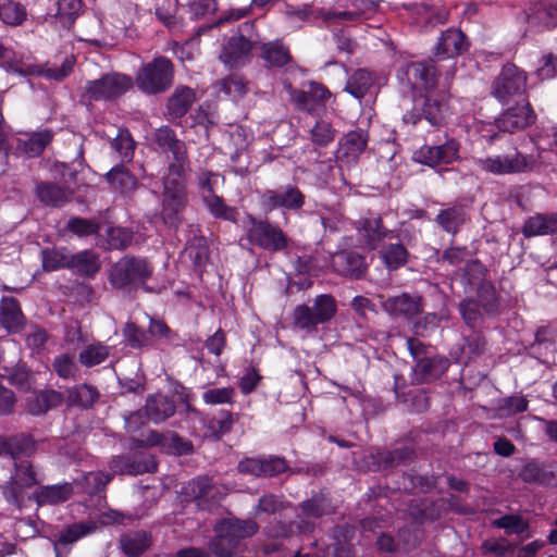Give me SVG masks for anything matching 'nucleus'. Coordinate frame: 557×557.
Instances as JSON below:
<instances>
[{"label":"nucleus","mask_w":557,"mask_h":557,"mask_svg":"<svg viewBox=\"0 0 557 557\" xmlns=\"http://www.w3.org/2000/svg\"><path fill=\"white\" fill-rule=\"evenodd\" d=\"M455 75V66L451 65L444 76L433 62H411L400 73V78L406 79L413 90L424 92L422 114L407 112L403 120L407 124L416 125L422 117L430 125L443 126L453 114L449 106V89Z\"/></svg>","instance_id":"f257e3e1"},{"label":"nucleus","mask_w":557,"mask_h":557,"mask_svg":"<svg viewBox=\"0 0 557 557\" xmlns=\"http://www.w3.org/2000/svg\"><path fill=\"white\" fill-rule=\"evenodd\" d=\"M156 143L160 148L170 151L173 162L170 163L168 175L164 180L162 198V219L165 224L175 225L180 214L186 205L185 173L188 168L185 144L175 137L174 132L164 126L154 133Z\"/></svg>","instance_id":"f03ea898"},{"label":"nucleus","mask_w":557,"mask_h":557,"mask_svg":"<svg viewBox=\"0 0 557 557\" xmlns=\"http://www.w3.org/2000/svg\"><path fill=\"white\" fill-rule=\"evenodd\" d=\"M26 445L25 437H0V456L5 455L16 460L17 454L21 453ZM14 466L15 473L4 486L3 494L9 502L20 506L23 502L24 490L39 483L42 480V475L26 460L18 463L14 461Z\"/></svg>","instance_id":"7ed1b4c3"},{"label":"nucleus","mask_w":557,"mask_h":557,"mask_svg":"<svg viewBox=\"0 0 557 557\" xmlns=\"http://www.w3.org/2000/svg\"><path fill=\"white\" fill-rule=\"evenodd\" d=\"M173 77L172 62L165 57H157L140 67L135 83L143 92L156 95L170 88Z\"/></svg>","instance_id":"20e7f679"},{"label":"nucleus","mask_w":557,"mask_h":557,"mask_svg":"<svg viewBox=\"0 0 557 557\" xmlns=\"http://www.w3.org/2000/svg\"><path fill=\"white\" fill-rule=\"evenodd\" d=\"M216 539L210 542V550L219 556H226L242 539L253 535L258 527L251 521L238 519H223L214 528Z\"/></svg>","instance_id":"39448f33"},{"label":"nucleus","mask_w":557,"mask_h":557,"mask_svg":"<svg viewBox=\"0 0 557 557\" xmlns=\"http://www.w3.org/2000/svg\"><path fill=\"white\" fill-rule=\"evenodd\" d=\"M337 311L336 300L331 295H319L313 306L301 305L294 311L295 325L307 332L315 330L317 325L330 321Z\"/></svg>","instance_id":"423d86ee"},{"label":"nucleus","mask_w":557,"mask_h":557,"mask_svg":"<svg viewBox=\"0 0 557 557\" xmlns=\"http://www.w3.org/2000/svg\"><path fill=\"white\" fill-rule=\"evenodd\" d=\"M474 163L483 172L493 175H506L532 170L536 165V160L532 156L515 152L513 154H496L476 158Z\"/></svg>","instance_id":"0eeeda50"},{"label":"nucleus","mask_w":557,"mask_h":557,"mask_svg":"<svg viewBox=\"0 0 557 557\" xmlns=\"http://www.w3.org/2000/svg\"><path fill=\"white\" fill-rule=\"evenodd\" d=\"M151 272V267L145 259L124 257L112 265L110 282L116 288L139 285L146 282Z\"/></svg>","instance_id":"6e6552de"},{"label":"nucleus","mask_w":557,"mask_h":557,"mask_svg":"<svg viewBox=\"0 0 557 557\" xmlns=\"http://www.w3.org/2000/svg\"><path fill=\"white\" fill-rule=\"evenodd\" d=\"M53 134L49 129L33 133H18L16 136L4 137L0 132V150H14V153L28 157L39 156L51 143Z\"/></svg>","instance_id":"1a4fd4ad"},{"label":"nucleus","mask_w":557,"mask_h":557,"mask_svg":"<svg viewBox=\"0 0 557 557\" xmlns=\"http://www.w3.org/2000/svg\"><path fill=\"white\" fill-rule=\"evenodd\" d=\"M407 346L417 361L414 371L421 374V381L434 379L444 373L448 368V360L434 356L431 351L425 350L424 345L414 338L407 339Z\"/></svg>","instance_id":"9d476101"},{"label":"nucleus","mask_w":557,"mask_h":557,"mask_svg":"<svg viewBox=\"0 0 557 557\" xmlns=\"http://www.w3.org/2000/svg\"><path fill=\"white\" fill-rule=\"evenodd\" d=\"M133 86V79L124 74H108L88 82L86 94L92 100H109L120 97Z\"/></svg>","instance_id":"9b49d317"},{"label":"nucleus","mask_w":557,"mask_h":557,"mask_svg":"<svg viewBox=\"0 0 557 557\" xmlns=\"http://www.w3.org/2000/svg\"><path fill=\"white\" fill-rule=\"evenodd\" d=\"M527 75L515 64H506L492 85V95L505 101L515 95L524 92Z\"/></svg>","instance_id":"f8f14e48"},{"label":"nucleus","mask_w":557,"mask_h":557,"mask_svg":"<svg viewBox=\"0 0 557 557\" xmlns=\"http://www.w3.org/2000/svg\"><path fill=\"white\" fill-rule=\"evenodd\" d=\"M460 145L455 139H448L440 146H423L412 154L414 162L435 168L450 164L458 159Z\"/></svg>","instance_id":"ddd939ff"},{"label":"nucleus","mask_w":557,"mask_h":557,"mask_svg":"<svg viewBox=\"0 0 557 557\" xmlns=\"http://www.w3.org/2000/svg\"><path fill=\"white\" fill-rule=\"evenodd\" d=\"M250 221L251 226L247 232L250 243L271 251L281 250L286 246V237L278 227L252 218Z\"/></svg>","instance_id":"4468645a"},{"label":"nucleus","mask_w":557,"mask_h":557,"mask_svg":"<svg viewBox=\"0 0 557 557\" xmlns=\"http://www.w3.org/2000/svg\"><path fill=\"white\" fill-rule=\"evenodd\" d=\"M535 121L529 101L522 99L516 106L508 108L497 120L496 126L499 131L515 133L521 131Z\"/></svg>","instance_id":"2eb2a0df"},{"label":"nucleus","mask_w":557,"mask_h":557,"mask_svg":"<svg viewBox=\"0 0 557 557\" xmlns=\"http://www.w3.org/2000/svg\"><path fill=\"white\" fill-rule=\"evenodd\" d=\"M252 42L243 34H233L222 46L220 60L230 67L239 66L249 60Z\"/></svg>","instance_id":"dca6fc26"},{"label":"nucleus","mask_w":557,"mask_h":557,"mask_svg":"<svg viewBox=\"0 0 557 557\" xmlns=\"http://www.w3.org/2000/svg\"><path fill=\"white\" fill-rule=\"evenodd\" d=\"M528 23L553 27L557 25V0H530L524 9Z\"/></svg>","instance_id":"f3484780"},{"label":"nucleus","mask_w":557,"mask_h":557,"mask_svg":"<svg viewBox=\"0 0 557 557\" xmlns=\"http://www.w3.org/2000/svg\"><path fill=\"white\" fill-rule=\"evenodd\" d=\"M381 304L384 311L389 315L408 320L417 315L422 309L421 298L406 293L383 299Z\"/></svg>","instance_id":"a211bd4d"},{"label":"nucleus","mask_w":557,"mask_h":557,"mask_svg":"<svg viewBox=\"0 0 557 557\" xmlns=\"http://www.w3.org/2000/svg\"><path fill=\"white\" fill-rule=\"evenodd\" d=\"M262 207L271 211L276 208L299 209L304 205V196L297 188H287L283 193L265 191L261 197Z\"/></svg>","instance_id":"6ab92c4d"},{"label":"nucleus","mask_w":557,"mask_h":557,"mask_svg":"<svg viewBox=\"0 0 557 557\" xmlns=\"http://www.w3.org/2000/svg\"><path fill=\"white\" fill-rule=\"evenodd\" d=\"M286 88L290 94L292 100L309 112L315 110L314 104H322L331 97L330 91L317 83L310 84L308 91L292 89L290 85L286 86Z\"/></svg>","instance_id":"aec40b11"},{"label":"nucleus","mask_w":557,"mask_h":557,"mask_svg":"<svg viewBox=\"0 0 557 557\" xmlns=\"http://www.w3.org/2000/svg\"><path fill=\"white\" fill-rule=\"evenodd\" d=\"M74 66V60L72 58H66L61 67H41L40 65L30 63V62H20L16 63L13 70L21 75H42L50 79L60 81L67 76Z\"/></svg>","instance_id":"412c9836"},{"label":"nucleus","mask_w":557,"mask_h":557,"mask_svg":"<svg viewBox=\"0 0 557 557\" xmlns=\"http://www.w3.org/2000/svg\"><path fill=\"white\" fill-rule=\"evenodd\" d=\"M467 49L465 35L457 29H447L440 38L434 54L438 59L455 58Z\"/></svg>","instance_id":"4be33fe9"},{"label":"nucleus","mask_w":557,"mask_h":557,"mask_svg":"<svg viewBox=\"0 0 557 557\" xmlns=\"http://www.w3.org/2000/svg\"><path fill=\"white\" fill-rule=\"evenodd\" d=\"M183 494L186 498L199 500L198 505L202 502H218L222 493L214 486L208 478H198L188 482L184 488Z\"/></svg>","instance_id":"5701e85b"},{"label":"nucleus","mask_w":557,"mask_h":557,"mask_svg":"<svg viewBox=\"0 0 557 557\" xmlns=\"http://www.w3.org/2000/svg\"><path fill=\"white\" fill-rule=\"evenodd\" d=\"M332 265L339 274L354 277L360 276L366 268L363 257L352 251H339L333 255Z\"/></svg>","instance_id":"b1692460"},{"label":"nucleus","mask_w":557,"mask_h":557,"mask_svg":"<svg viewBox=\"0 0 557 557\" xmlns=\"http://www.w3.org/2000/svg\"><path fill=\"white\" fill-rule=\"evenodd\" d=\"M24 322L18 302L11 297H5L0 302V324L9 333H17Z\"/></svg>","instance_id":"393cba45"},{"label":"nucleus","mask_w":557,"mask_h":557,"mask_svg":"<svg viewBox=\"0 0 557 557\" xmlns=\"http://www.w3.org/2000/svg\"><path fill=\"white\" fill-rule=\"evenodd\" d=\"M525 237L557 233V214H536L530 216L523 224Z\"/></svg>","instance_id":"a878e982"},{"label":"nucleus","mask_w":557,"mask_h":557,"mask_svg":"<svg viewBox=\"0 0 557 557\" xmlns=\"http://www.w3.org/2000/svg\"><path fill=\"white\" fill-rule=\"evenodd\" d=\"M145 410L149 420L160 423L174 414L175 406L168 397L156 394L148 397Z\"/></svg>","instance_id":"bb28decb"},{"label":"nucleus","mask_w":557,"mask_h":557,"mask_svg":"<svg viewBox=\"0 0 557 557\" xmlns=\"http://www.w3.org/2000/svg\"><path fill=\"white\" fill-rule=\"evenodd\" d=\"M368 137L363 131L358 129L349 132L341 141V157L346 158L348 162L357 160L366 149Z\"/></svg>","instance_id":"cd10ccee"},{"label":"nucleus","mask_w":557,"mask_h":557,"mask_svg":"<svg viewBox=\"0 0 557 557\" xmlns=\"http://www.w3.org/2000/svg\"><path fill=\"white\" fill-rule=\"evenodd\" d=\"M61 400L62 395L55 391L34 392L27 397L26 407L29 413L38 416L57 407Z\"/></svg>","instance_id":"c85d7f7f"},{"label":"nucleus","mask_w":557,"mask_h":557,"mask_svg":"<svg viewBox=\"0 0 557 557\" xmlns=\"http://www.w3.org/2000/svg\"><path fill=\"white\" fill-rule=\"evenodd\" d=\"M72 486L69 483L41 486L36 490L34 497L38 505H55L69 499Z\"/></svg>","instance_id":"c756f323"},{"label":"nucleus","mask_w":557,"mask_h":557,"mask_svg":"<svg viewBox=\"0 0 557 557\" xmlns=\"http://www.w3.org/2000/svg\"><path fill=\"white\" fill-rule=\"evenodd\" d=\"M157 468V465L153 460V458L149 457L146 458L145 461L136 462L131 461L128 458L125 457H115L110 462V469L112 471V474H139L144 472H152Z\"/></svg>","instance_id":"7c9ffc66"},{"label":"nucleus","mask_w":557,"mask_h":557,"mask_svg":"<svg viewBox=\"0 0 557 557\" xmlns=\"http://www.w3.org/2000/svg\"><path fill=\"white\" fill-rule=\"evenodd\" d=\"M359 233L367 239L371 249L377 248L385 239L392 240L395 237L392 231H385L382 227L380 218L364 220Z\"/></svg>","instance_id":"2f4dec72"},{"label":"nucleus","mask_w":557,"mask_h":557,"mask_svg":"<svg viewBox=\"0 0 557 557\" xmlns=\"http://www.w3.org/2000/svg\"><path fill=\"white\" fill-rule=\"evenodd\" d=\"M195 99V91L191 88L178 87L169 100L168 109L170 115L173 117L183 116Z\"/></svg>","instance_id":"473e14b6"},{"label":"nucleus","mask_w":557,"mask_h":557,"mask_svg":"<svg viewBox=\"0 0 557 557\" xmlns=\"http://www.w3.org/2000/svg\"><path fill=\"white\" fill-rule=\"evenodd\" d=\"M150 543L149 534L144 531L129 532L121 537V547L129 557L143 554L150 546Z\"/></svg>","instance_id":"72a5a7b5"},{"label":"nucleus","mask_w":557,"mask_h":557,"mask_svg":"<svg viewBox=\"0 0 557 557\" xmlns=\"http://www.w3.org/2000/svg\"><path fill=\"white\" fill-rule=\"evenodd\" d=\"M98 391L87 384L76 385L66 391V401L71 406L90 407L98 399Z\"/></svg>","instance_id":"f704fd0d"},{"label":"nucleus","mask_w":557,"mask_h":557,"mask_svg":"<svg viewBox=\"0 0 557 557\" xmlns=\"http://www.w3.org/2000/svg\"><path fill=\"white\" fill-rule=\"evenodd\" d=\"M373 85L372 74L363 69L355 71L348 78L345 90L357 99H361Z\"/></svg>","instance_id":"c9c22d12"},{"label":"nucleus","mask_w":557,"mask_h":557,"mask_svg":"<svg viewBox=\"0 0 557 557\" xmlns=\"http://www.w3.org/2000/svg\"><path fill=\"white\" fill-rule=\"evenodd\" d=\"M202 201L214 218L232 222L236 221L238 215L236 208L227 206L223 198L216 194L206 195Z\"/></svg>","instance_id":"e433bc0d"},{"label":"nucleus","mask_w":557,"mask_h":557,"mask_svg":"<svg viewBox=\"0 0 557 557\" xmlns=\"http://www.w3.org/2000/svg\"><path fill=\"white\" fill-rule=\"evenodd\" d=\"M96 529L97 524L95 521H85L67 525L60 532L58 542L64 545L73 544L78 540L94 533Z\"/></svg>","instance_id":"4c0bfd02"},{"label":"nucleus","mask_w":557,"mask_h":557,"mask_svg":"<svg viewBox=\"0 0 557 557\" xmlns=\"http://www.w3.org/2000/svg\"><path fill=\"white\" fill-rule=\"evenodd\" d=\"M520 478L527 483L548 485L554 480L553 471L536 462H528L520 471Z\"/></svg>","instance_id":"58836bf2"},{"label":"nucleus","mask_w":557,"mask_h":557,"mask_svg":"<svg viewBox=\"0 0 557 557\" xmlns=\"http://www.w3.org/2000/svg\"><path fill=\"white\" fill-rule=\"evenodd\" d=\"M261 58L272 66H283L290 59L287 48L278 40L264 44Z\"/></svg>","instance_id":"ea45409f"},{"label":"nucleus","mask_w":557,"mask_h":557,"mask_svg":"<svg viewBox=\"0 0 557 557\" xmlns=\"http://www.w3.org/2000/svg\"><path fill=\"white\" fill-rule=\"evenodd\" d=\"M466 220L462 207L457 206L441 211L436 218L437 223L448 233H456Z\"/></svg>","instance_id":"a19ab883"},{"label":"nucleus","mask_w":557,"mask_h":557,"mask_svg":"<svg viewBox=\"0 0 557 557\" xmlns=\"http://www.w3.org/2000/svg\"><path fill=\"white\" fill-rule=\"evenodd\" d=\"M108 181L114 189L128 193L136 188L137 178L124 166H116L107 174Z\"/></svg>","instance_id":"79ce46f5"},{"label":"nucleus","mask_w":557,"mask_h":557,"mask_svg":"<svg viewBox=\"0 0 557 557\" xmlns=\"http://www.w3.org/2000/svg\"><path fill=\"white\" fill-rule=\"evenodd\" d=\"M70 268L77 270L82 274L92 275L99 270L100 263L96 253L85 250L71 255Z\"/></svg>","instance_id":"37998d69"},{"label":"nucleus","mask_w":557,"mask_h":557,"mask_svg":"<svg viewBox=\"0 0 557 557\" xmlns=\"http://www.w3.org/2000/svg\"><path fill=\"white\" fill-rule=\"evenodd\" d=\"M0 18L8 25H20L26 18V10L13 0H0Z\"/></svg>","instance_id":"c03bdc74"},{"label":"nucleus","mask_w":557,"mask_h":557,"mask_svg":"<svg viewBox=\"0 0 557 557\" xmlns=\"http://www.w3.org/2000/svg\"><path fill=\"white\" fill-rule=\"evenodd\" d=\"M39 200L49 206H62L69 199V194L59 186L40 184L37 187Z\"/></svg>","instance_id":"a18cd8bd"},{"label":"nucleus","mask_w":557,"mask_h":557,"mask_svg":"<svg viewBox=\"0 0 557 557\" xmlns=\"http://www.w3.org/2000/svg\"><path fill=\"white\" fill-rule=\"evenodd\" d=\"M71 255L65 249H46L42 251V267L46 271H57L69 267Z\"/></svg>","instance_id":"49530a36"},{"label":"nucleus","mask_w":557,"mask_h":557,"mask_svg":"<svg viewBox=\"0 0 557 557\" xmlns=\"http://www.w3.org/2000/svg\"><path fill=\"white\" fill-rule=\"evenodd\" d=\"M83 12L82 0H58L57 16L63 25H71Z\"/></svg>","instance_id":"de8ad7c7"},{"label":"nucleus","mask_w":557,"mask_h":557,"mask_svg":"<svg viewBox=\"0 0 557 557\" xmlns=\"http://www.w3.org/2000/svg\"><path fill=\"white\" fill-rule=\"evenodd\" d=\"M381 258L388 269H398L406 262L407 250L398 243H389L381 251Z\"/></svg>","instance_id":"09e8293b"},{"label":"nucleus","mask_w":557,"mask_h":557,"mask_svg":"<svg viewBox=\"0 0 557 557\" xmlns=\"http://www.w3.org/2000/svg\"><path fill=\"white\" fill-rule=\"evenodd\" d=\"M109 356V350L101 344H92L85 347L79 354V361L86 367H94L103 362Z\"/></svg>","instance_id":"8fccbe9b"},{"label":"nucleus","mask_w":557,"mask_h":557,"mask_svg":"<svg viewBox=\"0 0 557 557\" xmlns=\"http://www.w3.org/2000/svg\"><path fill=\"white\" fill-rule=\"evenodd\" d=\"M493 525L504 529L509 535L523 534L528 531V523L518 515H506L493 521Z\"/></svg>","instance_id":"3c124183"},{"label":"nucleus","mask_w":557,"mask_h":557,"mask_svg":"<svg viewBox=\"0 0 557 557\" xmlns=\"http://www.w3.org/2000/svg\"><path fill=\"white\" fill-rule=\"evenodd\" d=\"M220 180H224L219 173L202 170L198 174V188L201 199L206 195L215 194V188L219 185Z\"/></svg>","instance_id":"603ef678"},{"label":"nucleus","mask_w":557,"mask_h":557,"mask_svg":"<svg viewBox=\"0 0 557 557\" xmlns=\"http://www.w3.org/2000/svg\"><path fill=\"white\" fill-rule=\"evenodd\" d=\"M112 479V474L103 472H89L83 478V488L88 494H94L104 487Z\"/></svg>","instance_id":"864d4df0"},{"label":"nucleus","mask_w":557,"mask_h":557,"mask_svg":"<svg viewBox=\"0 0 557 557\" xmlns=\"http://www.w3.org/2000/svg\"><path fill=\"white\" fill-rule=\"evenodd\" d=\"M221 89L233 99H238L246 94L247 86L243 77L231 75L221 82Z\"/></svg>","instance_id":"5fc2aeb1"},{"label":"nucleus","mask_w":557,"mask_h":557,"mask_svg":"<svg viewBox=\"0 0 557 557\" xmlns=\"http://www.w3.org/2000/svg\"><path fill=\"white\" fill-rule=\"evenodd\" d=\"M112 147L121 154L123 160H131L135 143L127 131H119V134L111 143Z\"/></svg>","instance_id":"6e6d98bb"},{"label":"nucleus","mask_w":557,"mask_h":557,"mask_svg":"<svg viewBox=\"0 0 557 557\" xmlns=\"http://www.w3.org/2000/svg\"><path fill=\"white\" fill-rule=\"evenodd\" d=\"M235 391L232 387L212 388L203 393V401L208 405H222L233 401Z\"/></svg>","instance_id":"4d7b16f0"},{"label":"nucleus","mask_w":557,"mask_h":557,"mask_svg":"<svg viewBox=\"0 0 557 557\" xmlns=\"http://www.w3.org/2000/svg\"><path fill=\"white\" fill-rule=\"evenodd\" d=\"M484 554H493L497 557H505L512 554L513 547L505 539H490L482 543Z\"/></svg>","instance_id":"13d9d810"},{"label":"nucleus","mask_w":557,"mask_h":557,"mask_svg":"<svg viewBox=\"0 0 557 557\" xmlns=\"http://www.w3.org/2000/svg\"><path fill=\"white\" fill-rule=\"evenodd\" d=\"M311 139L315 145L325 147L334 140V131L327 122H317L311 131Z\"/></svg>","instance_id":"bf43d9fd"},{"label":"nucleus","mask_w":557,"mask_h":557,"mask_svg":"<svg viewBox=\"0 0 557 557\" xmlns=\"http://www.w3.org/2000/svg\"><path fill=\"white\" fill-rule=\"evenodd\" d=\"M124 335L129 346L132 347H143L148 345L149 336L148 334L139 330L135 324L128 323L124 329Z\"/></svg>","instance_id":"052dcab7"},{"label":"nucleus","mask_w":557,"mask_h":557,"mask_svg":"<svg viewBox=\"0 0 557 557\" xmlns=\"http://www.w3.org/2000/svg\"><path fill=\"white\" fill-rule=\"evenodd\" d=\"M67 228L78 236H87L98 232V224L90 220L74 218L67 222Z\"/></svg>","instance_id":"680f3d73"},{"label":"nucleus","mask_w":557,"mask_h":557,"mask_svg":"<svg viewBox=\"0 0 557 557\" xmlns=\"http://www.w3.org/2000/svg\"><path fill=\"white\" fill-rule=\"evenodd\" d=\"M326 500L322 496L313 497L301 505L302 512L308 518H318L327 512Z\"/></svg>","instance_id":"e2e57ef3"},{"label":"nucleus","mask_w":557,"mask_h":557,"mask_svg":"<svg viewBox=\"0 0 557 557\" xmlns=\"http://www.w3.org/2000/svg\"><path fill=\"white\" fill-rule=\"evenodd\" d=\"M54 370L59 376L67 379L73 377L76 372V366L73 356L62 355L54 360Z\"/></svg>","instance_id":"0e129e2a"},{"label":"nucleus","mask_w":557,"mask_h":557,"mask_svg":"<svg viewBox=\"0 0 557 557\" xmlns=\"http://www.w3.org/2000/svg\"><path fill=\"white\" fill-rule=\"evenodd\" d=\"M502 414H515L528 409V400L522 396L506 398L500 406Z\"/></svg>","instance_id":"69168bd1"},{"label":"nucleus","mask_w":557,"mask_h":557,"mask_svg":"<svg viewBox=\"0 0 557 557\" xmlns=\"http://www.w3.org/2000/svg\"><path fill=\"white\" fill-rule=\"evenodd\" d=\"M189 10L195 18L203 17L212 14L216 10L215 0H193L189 4Z\"/></svg>","instance_id":"338daca9"},{"label":"nucleus","mask_w":557,"mask_h":557,"mask_svg":"<svg viewBox=\"0 0 557 557\" xmlns=\"http://www.w3.org/2000/svg\"><path fill=\"white\" fill-rule=\"evenodd\" d=\"M110 245L114 248H124L132 242V233L127 228L114 227L109 231Z\"/></svg>","instance_id":"774afa93"}]
</instances>
